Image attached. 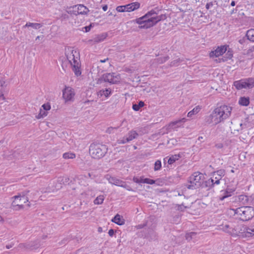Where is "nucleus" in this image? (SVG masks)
Wrapping results in <instances>:
<instances>
[{
    "label": "nucleus",
    "mask_w": 254,
    "mask_h": 254,
    "mask_svg": "<svg viewBox=\"0 0 254 254\" xmlns=\"http://www.w3.org/2000/svg\"><path fill=\"white\" fill-rule=\"evenodd\" d=\"M159 10L152 9L148 11L144 16L137 18L136 22L140 26L139 28L147 29L155 25L161 20H165L166 18L165 14H161L158 15Z\"/></svg>",
    "instance_id": "nucleus-1"
},
{
    "label": "nucleus",
    "mask_w": 254,
    "mask_h": 254,
    "mask_svg": "<svg viewBox=\"0 0 254 254\" xmlns=\"http://www.w3.org/2000/svg\"><path fill=\"white\" fill-rule=\"evenodd\" d=\"M232 108L223 105L215 108L212 113L205 118L207 124L216 125L228 118L231 115Z\"/></svg>",
    "instance_id": "nucleus-2"
},
{
    "label": "nucleus",
    "mask_w": 254,
    "mask_h": 254,
    "mask_svg": "<svg viewBox=\"0 0 254 254\" xmlns=\"http://www.w3.org/2000/svg\"><path fill=\"white\" fill-rule=\"evenodd\" d=\"M33 194L29 190H25L11 197V199L13 200L11 204V208L15 211L24 209L23 203L28 202L29 199L33 198L32 196V195Z\"/></svg>",
    "instance_id": "nucleus-3"
},
{
    "label": "nucleus",
    "mask_w": 254,
    "mask_h": 254,
    "mask_svg": "<svg viewBox=\"0 0 254 254\" xmlns=\"http://www.w3.org/2000/svg\"><path fill=\"white\" fill-rule=\"evenodd\" d=\"M65 56L75 74L76 76L80 75L81 72L79 53L75 50L68 48L65 51Z\"/></svg>",
    "instance_id": "nucleus-4"
},
{
    "label": "nucleus",
    "mask_w": 254,
    "mask_h": 254,
    "mask_svg": "<svg viewBox=\"0 0 254 254\" xmlns=\"http://www.w3.org/2000/svg\"><path fill=\"white\" fill-rule=\"evenodd\" d=\"M236 217L243 221H248L254 216V209L251 206H243L237 209H232Z\"/></svg>",
    "instance_id": "nucleus-5"
},
{
    "label": "nucleus",
    "mask_w": 254,
    "mask_h": 254,
    "mask_svg": "<svg viewBox=\"0 0 254 254\" xmlns=\"http://www.w3.org/2000/svg\"><path fill=\"white\" fill-rule=\"evenodd\" d=\"M108 148L105 145L92 143L89 147V154L95 159L103 157L107 152Z\"/></svg>",
    "instance_id": "nucleus-6"
},
{
    "label": "nucleus",
    "mask_w": 254,
    "mask_h": 254,
    "mask_svg": "<svg viewBox=\"0 0 254 254\" xmlns=\"http://www.w3.org/2000/svg\"><path fill=\"white\" fill-rule=\"evenodd\" d=\"M203 175L199 172H194L190 178L189 182L190 185L188 188L189 189H196L201 186L202 181L203 180Z\"/></svg>",
    "instance_id": "nucleus-7"
},
{
    "label": "nucleus",
    "mask_w": 254,
    "mask_h": 254,
    "mask_svg": "<svg viewBox=\"0 0 254 254\" xmlns=\"http://www.w3.org/2000/svg\"><path fill=\"white\" fill-rule=\"evenodd\" d=\"M102 79L105 82H108L111 84H116L120 81L121 76L119 74L109 73L103 74Z\"/></svg>",
    "instance_id": "nucleus-8"
},
{
    "label": "nucleus",
    "mask_w": 254,
    "mask_h": 254,
    "mask_svg": "<svg viewBox=\"0 0 254 254\" xmlns=\"http://www.w3.org/2000/svg\"><path fill=\"white\" fill-rule=\"evenodd\" d=\"M106 179L109 181V183L117 186L126 188L128 190H131V189L129 186H127L126 182L116 178L109 175H107Z\"/></svg>",
    "instance_id": "nucleus-9"
},
{
    "label": "nucleus",
    "mask_w": 254,
    "mask_h": 254,
    "mask_svg": "<svg viewBox=\"0 0 254 254\" xmlns=\"http://www.w3.org/2000/svg\"><path fill=\"white\" fill-rule=\"evenodd\" d=\"M233 233H232V236H241L242 237H246L244 234H246V227L242 224H240L234 222Z\"/></svg>",
    "instance_id": "nucleus-10"
},
{
    "label": "nucleus",
    "mask_w": 254,
    "mask_h": 254,
    "mask_svg": "<svg viewBox=\"0 0 254 254\" xmlns=\"http://www.w3.org/2000/svg\"><path fill=\"white\" fill-rule=\"evenodd\" d=\"M74 95L73 89L70 87H65L63 90V97L65 102L72 101Z\"/></svg>",
    "instance_id": "nucleus-11"
},
{
    "label": "nucleus",
    "mask_w": 254,
    "mask_h": 254,
    "mask_svg": "<svg viewBox=\"0 0 254 254\" xmlns=\"http://www.w3.org/2000/svg\"><path fill=\"white\" fill-rule=\"evenodd\" d=\"M226 50L227 47L225 46L218 47L215 50L212 51L210 53L209 56L210 58L218 57L222 55Z\"/></svg>",
    "instance_id": "nucleus-12"
},
{
    "label": "nucleus",
    "mask_w": 254,
    "mask_h": 254,
    "mask_svg": "<svg viewBox=\"0 0 254 254\" xmlns=\"http://www.w3.org/2000/svg\"><path fill=\"white\" fill-rule=\"evenodd\" d=\"M73 8L75 9V14H86L89 10L87 7L83 4L74 5Z\"/></svg>",
    "instance_id": "nucleus-13"
},
{
    "label": "nucleus",
    "mask_w": 254,
    "mask_h": 254,
    "mask_svg": "<svg viewBox=\"0 0 254 254\" xmlns=\"http://www.w3.org/2000/svg\"><path fill=\"white\" fill-rule=\"evenodd\" d=\"M222 178L220 177L215 176V174L213 173L212 177L208 181L205 182L206 186H213L214 185H218L220 184V181Z\"/></svg>",
    "instance_id": "nucleus-14"
},
{
    "label": "nucleus",
    "mask_w": 254,
    "mask_h": 254,
    "mask_svg": "<svg viewBox=\"0 0 254 254\" xmlns=\"http://www.w3.org/2000/svg\"><path fill=\"white\" fill-rule=\"evenodd\" d=\"M234 190L226 189L224 190L221 191V194L219 195V199L221 200H224L225 198L232 195V192L234 191Z\"/></svg>",
    "instance_id": "nucleus-15"
},
{
    "label": "nucleus",
    "mask_w": 254,
    "mask_h": 254,
    "mask_svg": "<svg viewBox=\"0 0 254 254\" xmlns=\"http://www.w3.org/2000/svg\"><path fill=\"white\" fill-rule=\"evenodd\" d=\"M234 222H232L229 224H226L222 226V228L220 229L223 231L224 232L229 233L231 236H232V233H233V228H234Z\"/></svg>",
    "instance_id": "nucleus-16"
},
{
    "label": "nucleus",
    "mask_w": 254,
    "mask_h": 254,
    "mask_svg": "<svg viewBox=\"0 0 254 254\" xmlns=\"http://www.w3.org/2000/svg\"><path fill=\"white\" fill-rule=\"evenodd\" d=\"M106 37L107 34L105 33L96 35L92 39L90 40L89 41L94 42L95 43H99L105 39Z\"/></svg>",
    "instance_id": "nucleus-17"
},
{
    "label": "nucleus",
    "mask_w": 254,
    "mask_h": 254,
    "mask_svg": "<svg viewBox=\"0 0 254 254\" xmlns=\"http://www.w3.org/2000/svg\"><path fill=\"white\" fill-rule=\"evenodd\" d=\"M140 4L138 2H133L125 5L126 11H132L139 7Z\"/></svg>",
    "instance_id": "nucleus-18"
},
{
    "label": "nucleus",
    "mask_w": 254,
    "mask_h": 254,
    "mask_svg": "<svg viewBox=\"0 0 254 254\" xmlns=\"http://www.w3.org/2000/svg\"><path fill=\"white\" fill-rule=\"evenodd\" d=\"M234 85L238 90L247 88L245 79L235 81L234 82Z\"/></svg>",
    "instance_id": "nucleus-19"
},
{
    "label": "nucleus",
    "mask_w": 254,
    "mask_h": 254,
    "mask_svg": "<svg viewBox=\"0 0 254 254\" xmlns=\"http://www.w3.org/2000/svg\"><path fill=\"white\" fill-rule=\"evenodd\" d=\"M111 92L112 91L110 88L106 89L105 90L102 89L97 92V96L99 98L102 96L108 97L111 95Z\"/></svg>",
    "instance_id": "nucleus-20"
},
{
    "label": "nucleus",
    "mask_w": 254,
    "mask_h": 254,
    "mask_svg": "<svg viewBox=\"0 0 254 254\" xmlns=\"http://www.w3.org/2000/svg\"><path fill=\"white\" fill-rule=\"evenodd\" d=\"M186 121V119L185 118H183L181 120H179L178 121H176L175 122H173L171 123L169 125V127L170 128L174 129L177 127H179L181 126L179 124L181 123H185Z\"/></svg>",
    "instance_id": "nucleus-21"
},
{
    "label": "nucleus",
    "mask_w": 254,
    "mask_h": 254,
    "mask_svg": "<svg viewBox=\"0 0 254 254\" xmlns=\"http://www.w3.org/2000/svg\"><path fill=\"white\" fill-rule=\"evenodd\" d=\"M112 221L119 225H122L125 223L124 219L118 214L115 215Z\"/></svg>",
    "instance_id": "nucleus-22"
},
{
    "label": "nucleus",
    "mask_w": 254,
    "mask_h": 254,
    "mask_svg": "<svg viewBox=\"0 0 254 254\" xmlns=\"http://www.w3.org/2000/svg\"><path fill=\"white\" fill-rule=\"evenodd\" d=\"M138 136V133L135 130L130 131L127 134V137H126V141H130L133 139L136 138Z\"/></svg>",
    "instance_id": "nucleus-23"
},
{
    "label": "nucleus",
    "mask_w": 254,
    "mask_h": 254,
    "mask_svg": "<svg viewBox=\"0 0 254 254\" xmlns=\"http://www.w3.org/2000/svg\"><path fill=\"white\" fill-rule=\"evenodd\" d=\"M169 59V57L168 56L160 57L156 59H154L152 64L157 65L159 64H161L165 63Z\"/></svg>",
    "instance_id": "nucleus-24"
},
{
    "label": "nucleus",
    "mask_w": 254,
    "mask_h": 254,
    "mask_svg": "<svg viewBox=\"0 0 254 254\" xmlns=\"http://www.w3.org/2000/svg\"><path fill=\"white\" fill-rule=\"evenodd\" d=\"M246 237H250L254 236V225L246 227V234H244Z\"/></svg>",
    "instance_id": "nucleus-25"
},
{
    "label": "nucleus",
    "mask_w": 254,
    "mask_h": 254,
    "mask_svg": "<svg viewBox=\"0 0 254 254\" xmlns=\"http://www.w3.org/2000/svg\"><path fill=\"white\" fill-rule=\"evenodd\" d=\"M249 198L245 195H240L238 197V201L241 202L243 205H247L248 204Z\"/></svg>",
    "instance_id": "nucleus-26"
},
{
    "label": "nucleus",
    "mask_w": 254,
    "mask_h": 254,
    "mask_svg": "<svg viewBox=\"0 0 254 254\" xmlns=\"http://www.w3.org/2000/svg\"><path fill=\"white\" fill-rule=\"evenodd\" d=\"M31 27L35 29H38L42 27V25L40 23H31L27 22L26 24L23 26V27Z\"/></svg>",
    "instance_id": "nucleus-27"
},
{
    "label": "nucleus",
    "mask_w": 254,
    "mask_h": 254,
    "mask_svg": "<svg viewBox=\"0 0 254 254\" xmlns=\"http://www.w3.org/2000/svg\"><path fill=\"white\" fill-rule=\"evenodd\" d=\"M245 80L248 88H252L254 87V78H246Z\"/></svg>",
    "instance_id": "nucleus-28"
},
{
    "label": "nucleus",
    "mask_w": 254,
    "mask_h": 254,
    "mask_svg": "<svg viewBox=\"0 0 254 254\" xmlns=\"http://www.w3.org/2000/svg\"><path fill=\"white\" fill-rule=\"evenodd\" d=\"M246 36L249 40L254 42V29H251L247 31Z\"/></svg>",
    "instance_id": "nucleus-29"
},
{
    "label": "nucleus",
    "mask_w": 254,
    "mask_h": 254,
    "mask_svg": "<svg viewBox=\"0 0 254 254\" xmlns=\"http://www.w3.org/2000/svg\"><path fill=\"white\" fill-rule=\"evenodd\" d=\"M239 103L242 106H247L250 103L249 98L248 97H241L239 101Z\"/></svg>",
    "instance_id": "nucleus-30"
},
{
    "label": "nucleus",
    "mask_w": 254,
    "mask_h": 254,
    "mask_svg": "<svg viewBox=\"0 0 254 254\" xmlns=\"http://www.w3.org/2000/svg\"><path fill=\"white\" fill-rule=\"evenodd\" d=\"M63 157L65 159H74L75 158L76 155L73 153L68 152L64 153Z\"/></svg>",
    "instance_id": "nucleus-31"
},
{
    "label": "nucleus",
    "mask_w": 254,
    "mask_h": 254,
    "mask_svg": "<svg viewBox=\"0 0 254 254\" xmlns=\"http://www.w3.org/2000/svg\"><path fill=\"white\" fill-rule=\"evenodd\" d=\"M200 110L199 106L195 107L191 111H190L188 114V117H191L193 115L197 114Z\"/></svg>",
    "instance_id": "nucleus-32"
},
{
    "label": "nucleus",
    "mask_w": 254,
    "mask_h": 254,
    "mask_svg": "<svg viewBox=\"0 0 254 254\" xmlns=\"http://www.w3.org/2000/svg\"><path fill=\"white\" fill-rule=\"evenodd\" d=\"M105 197L103 195H100L96 197L94 200V203L95 204H101L103 203Z\"/></svg>",
    "instance_id": "nucleus-33"
},
{
    "label": "nucleus",
    "mask_w": 254,
    "mask_h": 254,
    "mask_svg": "<svg viewBox=\"0 0 254 254\" xmlns=\"http://www.w3.org/2000/svg\"><path fill=\"white\" fill-rule=\"evenodd\" d=\"M179 156L177 155H173L171 157H170L167 162L169 164H173L176 160L179 159Z\"/></svg>",
    "instance_id": "nucleus-34"
},
{
    "label": "nucleus",
    "mask_w": 254,
    "mask_h": 254,
    "mask_svg": "<svg viewBox=\"0 0 254 254\" xmlns=\"http://www.w3.org/2000/svg\"><path fill=\"white\" fill-rule=\"evenodd\" d=\"M144 105V103L142 101H140L138 103V104H133L132 106V109L135 111H138L141 107H142Z\"/></svg>",
    "instance_id": "nucleus-35"
},
{
    "label": "nucleus",
    "mask_w": 254,
    "mask_h": 254,
    "mask_svg": "<svg viewBox=\"0 0 254 254\" xmlns=\"http://www.w3.org/2000/svg\"><path fill=\"white\" fill-rule=\"evenodd\" d=\"M161 166H162V165H161V161L159 160H157L155 162V164H154V171H158V170H160V169L161 168Z\"/></svg>",
    "instance_id": "nucleus-36"
},
{
    "label": "nucleus",
    "mask_w": 254,
    "mask_h": 254,
    "mask_svg": "<svg viewBox=\"0 0 254 254\" xmlns=\"http://www.w3.org/2000/svg\"><path fill=\"white\" fill-rule=\"evenodd\" d=\"M196 234V233L195 232L187 233L186 235V238L188 241H190L193 239V237L195 236Z\"/></svg>",
    "instance_id": "nucleus-37"
},
{
    "label": "nucleus",
    "mask_w": 254,
    "mask_h": 254,
    "mask_svg": "<svg viewBox=\"0 0 254 254\" xmlns=\"http://www.w3.org/2000/svg\"><path fill=\"white\" fill-rule=\"evenodd\" d=\"M214 173L215 174V176L220 177V178H222L225 175V171L224 170H219Z\"/></svg>",
    "instance_id": "nucleus-38"
},
{
    "label": "nucleus",
    "mask_w": 254,
    "mask_h": 254,
    "mask_svg": "<svg viewBox=\"0 0 254 254\" xmlns=\"http://www.w3.org/2000/svg\"><path fill=\"white\" fill-rule=\"evenodd\" d=\"M31 242V243L33 244V245H32V247L31 248V250L37 249L40 246V244L39 241H35V242Z\"/></svg>",
    "instance_id": "nucleus-39"
},
{
    "label": "nucleus",
    "mask_w": 254,
    "mask_h": 254,
    "mask_svg": "<svg viewBox=\"0 0 254 254\" xmlns=\"http://www.w3.org/2000/svg\"><path fill=\"white\" fill-rule=\"evenodd\" d=\"M47 115V113L46 111H43L40 110V112L38 115L37 116V119H40L41 118H43Z\"/></svg>",
    "instance_id": "nucleus-40"
},
{
    "label": "nucleus",
    "mask_w": 254,
    "mask_h": 254,
    "mask_svg": "<svg viewBox=\"0 0 254 254\" xmlns=\"http://www.w3.org/2000/svg\"><path fill=\"white\" fill-rule=\"evenodd\" d=\"M143 183L152 185L155 183V181L148 178H143Z\"/></svg>",
    "instance_id": "nucleus-41"
},
{
    "label": "nucleus",
    "mask_w": 254,
    "mask_h": 254,
    "mask_svg": "<svg viewBox=\"0 0 254 254\" xmlns=\"http://www.w3.org/2000/svg\"><path fill=\"white\" fill-rule=\"evenodd\" d=\"M125 5L118 6L116 8V10L118 12H122L126 11Z\"/></svg>",
    "instance_id": "nucleus-42"
},
{
    "label": "nucleus",
    "mask_w": 254,
    "mask_h": 254,
    "mask_svg": "<svg viewBox=\"0 0 254 254\" xmlns=\"http://www.w3.org/2000/svg\"><path fill=\"white\" fill-rule=\"evenodd\" d=\"M133 181L134 182L136 183H143V178H138L136 177H134L133 178Z\"/></svg>",
    "instance_id": "nucleus-43"
},
{
    "label": "nucleus",
    "mask_w": 254,
    "mask_h": 254,
    "mask_svg": "<svg viewBox=\"0 0 254 254\" xmlns=\"http://www.w3.org/2000/svg\"><path fill=\"white\" fill-rule=\"evenodd\" d=\"M177 209L180 211H184L185 208H188L189 207L186 206L183 203L177 205Z\"/></svg>",
    "instance_id": "nucleus-44"
},
{
    "label": "nucleus",
    "mask_w": 254,
    "mask_h": 254,
    "mask_svg": "<svg viewBox=\"0 0 254 254\" xmlns=\"http://www.w3.org/2000/svg\"><path fill=\"white\" fill-rule=\"evenodd\" d=\"M178 141L175 138H171V139H170L168 141V144H171L172 145H176L177 144V143Z\"/></svg>",
    "instance_id": "nucleus-45"
},
{
    "label": "nucleus",
    "mask_w": 254,
    "mask_h": 254,
    "mask_svg": "<svg viewBox=\"0 0 254 254\" xmlns=\"http://www.w3.org/2000/svg\"><path fill=\"white\" fill-rule=\"evenodd\" d=\"M42 107L45 111L50 110L51 109V106L49 104H45L42 105Z\"/></svg>",
    "instance_id": "nucleus-46"
},
{
    "label": "nucleus",
    "mask_w": 254,
    "mask_h": 254,
    "mask_svg": "<svg viewBox=\"0 0 254 254\" xmlns=\"http://www.w3.org/2000/svg\"><path fill=\"white\" fill-rule=\"evenodd\" d=\"M26 250H31V248L32 247V245H33L31 242L26 243Z\"/></svg>",
    "instance_id": "nucleus-47"
},
{
    "label": "nucleus",
    "mask_w": 254,
    "mask_h": 254,
    "mask_svg": "<svg viewBox=\"0 0 254 254\" xmlns=\"http://www.w3.org/2000/svg\"><path fill=\"white\" fill-rule=\"evenodd\" d=\"M128 141H126V137H124L123 139H120L118 140L119 144H125Z\"/></svg>",
    "instance_id": "nucleus-48"
},
{
    "label": "nucleus",
    "mask_w": 254,
    "mask_h": 254,
    "mask_svg": "<svg viewBox=\"0 0 254 254\" xmlns=\"http://www.w3.org/2000/svg\"><path fill=\"white\" fill-rule=\"evenodd\" d=\"M253 52H254V47L251 48L247 51V54L252 56H253L252 53Z\"/></svg>",
    "instance_id": "nucleus-49"
},
{
    "label": "nucleus",
    "mask_w": 254,
    "mask_h": 254,
    "mask_svg": "<svg viewBox=\"0 0 254 254\" xmlns=\"http://www.w3.org/2000/svg\"><path fill=\"white\" fill-rule=\"evenodd\" d=\"M179 62H180V60L179 59L175 60H174V61H173V62H171V66L176 65Z\"/></svg>",
    "instance_id": "nucleus-50"
},
{
    "label": "nucleus",
    "mask_w": 254,
    "mask_h": 254,
    "mask_svg": "<svg viewBox=\"0 0 254 254\" xmlns=\"http://www.w3.org/2000/svg\"><path fill=\"white\" fill-rule=\"evenodd\" d=\"M18 248L21 249L26 250V244L25 243H21L19 244Z\"/></svg>",
    "instance_id": "nucleus-51"
},
{
    "label": "nucleus",
    "mask_w": 254,
    "mask_h": 254,
    "mask_svg": "<svg viewBox=\"0 0 254 254\" xmlns=\"http://www.w3.org/2000/svg\"><path fill=\"white\" fill-rule=\"evenodd\" d=\"M146 226V223H145L142 224H139V225L136 226V228L137 229H142V228H144Z\"/></svg>",
    "instance_id": "nucleus-52"
},
{
    "label": "nucleus",
    "mask_w": 254,
    "mask_h": 254,
    "mask_svg": "<svg viewBox=\"0 0 254 254\" xmlns=\"http://www.w3.org/2000/svg\"><path fill=\"white\" fill-rule=\"evenodd\" d=\"M91 27H92L91 24H90V25H89L88 26L84 27V29H85V31L86 32H89L90 30Z\"/></svg>",
    "instance_id": "nucleus-53"
},
{
    "label": "nucleus",
    "mask_w": 254,
    "mask_h": 254,
    "mask_svg": "<svg viewBox=\"0 0 254 254\" xmlns=\"http://www.w3.org/2000/svg\"><path fill=\"white\" fill-rule=\"evenodd\" d=\"M63 177H59L57 179V181L58 182L60 183L61 184H64V181H63Z\"/></svg>",
    "instance_id": "nucleus-54"
},
{
    "label": "nucleus",
    "mask_w": 254,
    "mask_h": 254,
    "mask_svg": "<svg viewBox=\"0 0 254 254\" xmlns=\"http://www.w3.org/2000/svg\"><path fill=\"white\" fill-rule=\"evenodd\" d=\"M63 177V181H64V184H65V183H68V182H69V178H67V177Z\"/></svg>",
    "instance_id": "nucleus-55"
},
{
    "label": "nucleus",
    "mask_w": 254,
    "mask_h": 254,
    "mask_svg": "<svg viewBox=\"0 0 254 254\" xmlns=\"http://www.w3.org/2000/svg\"><path fill=\"white\" fill-rule=\"evenodd\" d=\"M212 5H213V3L209 2L206 4L205 7L207 9H209L211 6H212Z\"/></svg>",
    "instance_id": "nucleus-56"
},
{
    "label": "nucleus",
    "mask_w": 254,
    "mask_h": 254,
    "mask_svg": "<svg viewBox=\"0 0 254 254\" xmlns=\"http://www.w3.org/2000/svg\"><path fill=\"white\" fill-rule=\"evenodd\" d=\"M109 235L110 237H112L113 235L114 234V230L113 229H110L109 230L108 232Z\"/></svg>",
    "instance_id": "nucleus-57"
},
{
    "label": "nucleus",
    "mask_w": 254,
    "mask_h": 254,
    "mask_svg": "<svg viewBox=\"0 0 254 254\" xmlns=\"http://www.w3.org/2000/svg\"><path fill=\"white\" fill-rule=\"evenodd\" d=\"M215 146L217 148H221L223 147V145L222 143H218V144H216Z\"/></svg>",
    "instance_id": "nucleus-58"
},
{
    "label": "nucleus",
    "mask_w": 254,
    "mask_h": 254,
    "mask_svg": "<svg viewBox=\"0 0 254 254\" xmlns=\"http://www.w3.org/2000/svg\"><path fill=\"white\" fill-rule=\"evenodd\" d=\"M13 245H12V244H10V245H7L6 246V248L7 249H10L11 248H12V247Z\"/></svg>",
    "instance_id": "nucleus-59"
},
{
    "label": "nucleus",
    "mask_w": 254,
    "mask_h": 254,
    "mask_svg": "<svg viewBox=\"0 0 254 254\" xmlns=\"http://www.w3.org/2000/svg\"><path fill=\"white\" fill-rule=\"evenodd\" d=\"M103 10L105 11L107 10L108 9V6L107 5H105L103 6Z\"/></svg>",
    "instance_id": "nucleus-60"
},
{
    "label": "nucleus",
    "mask_w": 254,
    "mask_h": 254,
    "mask_svg": "<svg viewBox=\"0 0 254 254\" xmlns=\"http://www.w3.org/2000/svg\"><path fill=\"white\" fill-rule=\"evenodd\" d=\"M2 100H4V96H3V94H1L0 95V101Z\"/></svg>",
    "instance_id": "nucleus-61"
},
{
    "label": "nucleus",
    "mask_w": 254,
    "mask_h": 254,
    "mask_svg": "<svg viewBox=\"0 0 254 254\" xmlns=\"http://www.w3.org/2000/svg\"><path fill=\"white\" fill-rule=\"evenodd\" d=\"M85 177L86 178H87L88 177H89V178H91V173H88V174H87V176H85Z\"/></svg>",
    "instance_id": "nucleus-62"
},
{
    "label": "nucleus",
    "mask_w": 254,
    "mask_h": 254,
    "mask_svg": "<svg viewBox=\"0 0 254 254\" xmlns=\"http://www.w3.org/2000/svg\"><path fill=\"white\" fill-rule=\"evenodd\" d=\"M4 221L3 218L0 215V223H2Z\"/></svg>",
    "instance_id": "nucleus-63"
},
{
    "label": "nucleus",
    "mask_w": 254,
    "mask_h": 254,
    "mask_svg": "<svg viewBox=\"0 0 254 254\" xmlns=\"http://www.w3.org/2000/svg\"><path fill=\"white\" fill-rule=\"evenodd\" d=\"M43 36H38L36 38V40H40V38H43Z\"/></svg>",
    "instance_id": "nucleus-64"
}]
</instances>
